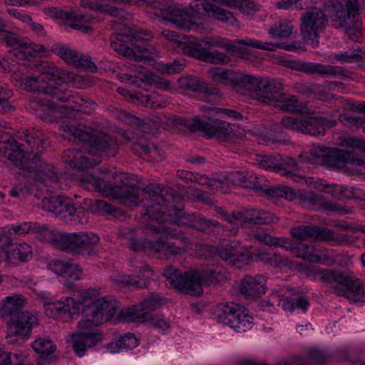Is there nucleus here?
Returning a JSON list of instances; mask_svg holds the SVG:
<instances>
[{"mask_svg":"<svg viewBox=\"0 0 365 365\" xmlns=\"http://www.w3.org/2000/svg\"><path fill=\"white\" fill-rule=\"evenodd\" d=\"M41 71L42 75L26 81V88L29 92L51 96L72 110L86 111V108L89 105L95 104L92 101L68 89L67 82L73 79L72 73H65L47 63L41 66Z\"/></svg>","mask_w":365,"mask_h":365,"instance_id":"7ed1b4c3","label":"nucleus"},{"mask_svg":"<svg viewBox=\"0 0 365 365\" xmlns=\"http://www.w3.org/2000/svg\"><path fill=\"white\" fill-rule=\"evenodd\" d=\"M45 314L50 318L67 321L72 317L73 309L71 302H44Z\"/></svg>","mask_w":365,"mask_h":365,"instance_id":"c9c22d12","label":"nucleus"},{"mask_svg":"<svg viewBox=\"0 0 365 365\" xmlns=\"http://www.w3.org/2000/svg\"><path fill=\"white\" fill-rule=\"evenodd\" d=\"M0 365H31L19 359L16 354H11L0 350Z\"/></svg>","mask_w":365,"mask_h":365,"instance_id":"338daca9","label":"nucleus"},{"mask_svg":"<svg viewBox=\"0 0 365 365\" xmlns=\"http://www.w3.org/2000/svg\"><path fill=\"white\" fill-rule=\"evenodd\" d=\"M290 233L294 239L299 240H324L332 242L339 245L349 244L353 241L352 237L349 235L336 234L327 227H321L314 225L294 227L291 228Z\"/></svg>","mask_w":365,"mask_h":365,"instance_id":"6ab92c4d","label":"nucleus"},{"mask_svg":"<svg viewBox=\"0 0 365 365\" xmlns=\"http://www.w3.org/2000/svg\"><path fill=\"white\" fill-rule=\"evenodd\" d=\"M6 27V24L0 18V40L14 48L11 54L16 58L29 59L30 57L36 56L37 54L45 51L43 46L36 45L24 38H18L15 34L7 31Z\"/></svg>","mask_w":365,"mask_h":365,"instance_id":"aec40b11","label":"nucleus"},{"mask_svg":"<svg viewBox=\"0 0 365 365\" xmlns=\"http://www.w3.org/2000/svg\"><path fill=\"white\" fill-rule=\"evenodd\" d=\"M255 163L260 168L266 170H272L279 173V168L282 162L281 155H256L255 158Z\"/></svg>","mask_w":365,"mask_h":365,"instance_id":"09e8293b","label":"nucleus"},{"mask_svg":"<svg viewBox=\"0 0 365 365\" xmlns=\"http://www.w3.org/2000/svg\"><path fill=\"white\" fill-rule=\"evenodd\" d=\"M154 241L146 240L138 237V235L134 240L130 241L128 245V247L134 252H145L148 254L153 255Z\"/></svg>","mask_w":365,"mask_h":365,"instance_id":"4d7b16f0","label":"nucleus"},{"mask_svg":"<svg viewBox=\"0 0 365 365\" xmlns=\"http://www.w3.org/2000/svg\"><path fill=\"white\" fill-rule=\"evenodd\" d=\"M227 46L221 41L212 38H198L190 36L182 44V51L190 56L210 63H227L230 58L217 50L211 51L213 47L224 48Z\"/></svg>","mask_w":365,"mask_h":365,"instance_id":"2eb2a0df","label":"nucleus"},{"mask_svg":"<svg viewBox=\"0 0 365 365\" xmlns=\"http://www.w3.org/2000/svg\"><path fill=\"white\" fill-rule=\"evenodd\" d=\"M18 138L26 143V154L22 161L18 164L21 170L22 175L29 178L24 185L19 187H28L34 184L37 186V182L45 186H51L58 180V173L51 165L43 163L40 158L41 155L48 146V137L39 130L32 128L31 130H23L19 131Z\"/></svg>","mask_w":365,"mask_h":365,"instance_id":"f03ea898","label":"nucleus"},{"mask_svg":"<svg viewBox=\"0 0 365 365\" xmlns=\"http://www.w3.org/2000/svg\"><path fill=\"white\" fill-rule=\"evenodd\" d=\"M55 17L62 20H65L66 22L65 25L76 29L86 32L89 28L82 23L83 16L82 15H77L73 12H66L64 11H57L55 13Z\"/></svg>","mask_w":365,"mask_h":365,"instance_id":"c03bdc74","label":"nucleus"},{"mask_svg":"<svg viewBox=\"0 0 365 365\" xmlns=\"http://www.w3.org/2000/svg\"><path fill=\"white\" fill-rule=\"evenodd\" d=\"M13 230V232L18 235H25V234H36L37 238L44 242L43 240V237L46 231H50L46 225H41L38 223H31V222H24L20 225H17L13 227L9 230V232Z\"/></svg>","mask_w":365,"mask_h":365,"instance_id":"a18cd8bd","label":"nucleus"},{"mask_svg":"<svg viewBox=\"0 0 365 365\" xmlns=\"http://www.w3.org/2000/svg\"><path fill=\"white\" fill-rule=\"evenodd\" d=\"M193 181L206 186L211 191L222 190L224 187L223 177L222 178H209L205 175L196 174L193 175Z\"/></svg>","mask_w":365,"mask_h":365,"instance_id":"864d4df0","label":"nucleus"},{"mask_svg":"<svg viewBox=\"0 0 365 365\" xmlns=\"http://www.w3.org/2000/svg\"><path fill=\"white\" fill-rule=\"evenodd\" d=\"M63 158L65 163L78 170L93 168L97 164L93 158L86 156L83 152L74 148L65 151Z\"/></svg>","mask_w":365,"mask_h":365,"instance_id":"f704fd0d","label":"nucleus"},{"mask_svg":"<svg viewBox=\"0 0 365 365\" xmlns=\"http://www.w3.org/2000/svg\"><path fill=\"white\" fill-rule=\"evenodd\" d=\"M128 123L135 126V131H127L123 133L125 142L130 144V149L138 157L145 159L151 145L144 135L139 132H149L147 125L138 118L130 114H125Z\"/></svg>","mask_w":365,"mask_h":365,"instance_id":"412c9836","label":"nucleus"},{"mask_svg":"<svg viewBox=\"0 0 365 365\" xmlns=\"http://www.w3.org/2000/svg\"><path fill=\"white\" fill-rule=\"evenodd\" d=\"M118 302L111 297L99 298L88 308V314L96 318L101 324L111 319L116 313Z\"/></svg>","mask_w":365,"mask_h":365,"instance_id":"cd10ccee","label":"nucleus"},{"mask_svg":"<svg viewBox=\"0 0 365 365\" xmlns=\"http://www.w3.org/2000/svg\"><path fill=\"white\" fill-rule=\"evenodd\" d=\"M261 187L262 188L259 192L264 193L265 195L271 198L278 199L284 197L288 200H292L295 197L294 190L284 185L269 187L266 182H262Z\"/></svg>","mask_w":365,"mask_h":365,"instance_id":"37998d69","label":"nucleus"},{"mask_svg":"<svg viewBox=\"0 0 365 365\" xmlns=\"http://www.w3.org/2000/svg\"><path fill=\"white\" fill-rule=\"evenodd\" d=\"M48 97L50 99L46 102L39 98H34L29 102L30 109L33 110L41 118H43L48 115L50 110L53 108L60 106H65L67 108L61 101H58L56 98H53L51 96Z\"/></svg>","mask_w":365,"mask_h":365,"instance_id":"ea45409f","label":"nucleus"},{"mask_svg":"<svg viewBox=\"0 0 365 365\" xmlns=\"http://www.w3.org/2000/svg\"><path fill=\"white\" fill-rule=\"evenodd\" d=\"M114 182L93 176H88L83 182L88 185L87 188L98 191L106 196L118 200L120 203L137 205L140 187L137 177L128 173H120L115 176Z\"/></svg>","mask_w":365,"mask_h":365,"instance_id":"6e6552de","label":"nucleus"},{"mask_svg":"<svg viewBox=\"0 0 365 365\" xmlns=\"http://www.w3.org/2000/svg\"><path fill=\"white\" fill-rule=\"evenodd\" d=\"M51 51L70 64H73L78 59V53L66 45L54 44Z\"/></svg>","mask_w":365,"mask_h":365,"instance_id":"3c124183","label":"nucleus"},{"mask_svg":"<svg viewBox=\"0 0 365 365\" xmlns=\"http://www.w3.org/2000/svg\"><path fill=\"white\" fill-rule=\"evenodd\" d=\"M209 74L215 83L224 84L230 83L234 86L243 88L245 86L246 81L250 79L248 75L218 67L210 69Z\"/></svg>","mask_w":365,"mask_h":365,"instance_id":"7c9ffc66","label":"nucleus"},{"mask_svg":"<svg viewBox=\"0 0 365 365\" xmlns=\"http://www.w3.org/2000/svg\"><path fill=\"white\" fill-rule=\"evenodd\" d=\"M6 256L8 262L17 265L20 262H25L31 259L32 248L26 243L18 244L8 250Z\"/></svg>","mask_w":365,"mask_h":365,"instance_id":"58836bf2","label":"nucleus"},{"mask_svg":"<svg viewBox=\"0 0 365 365\" xmlns=\"http://www.w3.org/2000/svg\"><path fill=\"white\" fill-rule=\"evenodd\" d=\"M143 192L150 202L147 204V215L153 220L151 230L187 242L188 239L176 226H187L197 231L210 234L221 227L220 223L200 214L184 211L183 197L170 187L150 184Z\"/></svg>","mask_w":365,"mask_h":365,"instance_id":"f257e3e1","label":"nucleus"},{"mask_svg":"<svg viewBox=\"0 0 365 365\" xmlns=\"http://www.w3.org/2000/svg\"><path fill=\"white\" fill-rule=\"evenodd\" d=\"M294 252L304 259L312 262V257L316 255L317 250L312 245L298 242L296 243Z\"/></svg>","mask_w":365,"mask_h":365,"instance_id":"e2e57ef3","label":"nucleus"},{"mask_svg":"<svg viewBox=\"0 0 365 365\" xmlns=\"http://www.w3.org/2000/svg\"><path fill=\"white\" fill-rule=\"evenodd\" d=\"M90 209L93 212H103L108 214H113V212L116 211L111 205L101 200H96L92 202L90 205Z\"/></svg>","mask_w":365,"mask_h":365,"instance_id":"774afa93","label":"nucleus"},{"mask_svg":"<svg viewBox=\"0 0 365 365\" xmlns=\"http://www.w3.org/2000/svg\"><path fill=\"white\" fill-rule=\"evenodd\" d=\"M292 30L293 26L289 21L282 20L274 26H272L269 30V33L272 37L288 38L292 35Z\"/></svg>","mask_w":365,"mask_h":365,"instance_id":"5fc2aeb1","label":"nucleus"},{"mask_svg":"<svg viewBox=\"0 0 365 365\" xmlns=\"http://www.w3.org/2000/svg\"><path fill=\"white\" fill-rule=\"evenodd\" d=\"M292 68L297 71L304 72L307 74H318L322 76H336L343 75L344 69L339 66L323 65L305 61L293 62Z\"/></svg>","mask_w":365,"mask_h":365,"instance_id":"c756f323","label":"nucleus"},{"mask_svg":"<svg viewBox=\"0 0 365 365\" xmlns=\"http://www.w3.org/2000/svg\"><path fill=\"white\" fill-rule=\"evenodd\" d=\"M320 280L332 292L354 302H365V284L349 273L334 269H316Z\"/></svg>","mask_w":365,"mask_h":365,"instance_id":"9b49d317","label":"nucleus"},{"mask_svg":"<svg viewBox=\"0 0 365 365\" xmlns=\"http://www.w3.org/2000/svg\"><path fill=\"white\" fill-rule=\"evenodd\" d=\"M294 252L304 259L312 262V257L316 255L317 250L312 245L298 242L296 243Z\"/></svg>","mask_w":365,"mask_h":365,"instance_id":"680f3d73","label":"nucleus"},{"mask_svg":"<svg viewBox=\"0 0 365 365\" xmlns=\"http://www.w3.org/2000/svg\"><path fill=\"white\" fill-rule=\"evenodd\" d=\"M38 325V316L29 311L21 312L6 322V338L17 336L23 340L31 336V330Z\"/></svg>","mask_w":365,"mask_h":365,"instance_id":"b1692460","label":"nucleus"},{"mask_svg":"<svg viewBox=\"0 0 365 365\" xmlns=\"http://www.w3.org/2000/svg\"><path fill=\"white\" fill-rule=\"evenodd\" d=\"M180 124H183L190 132H204L208 138H215L218 142H225L233 135V129L226 121L209 116L200 118L195 116L191 120L178 119Z\"/></svg>","mask_w":365,"mask_h":365,"instance_id":"dca6fc26","label":"nucleus"},{"mask_svg":"<svg viewBox=\"0 0 365 365\" xmlns=\"http://www.w3.org/2000/svg\"><path fill=\"white\" fill-rule=\"evenodd\" d=\"M219 322L235 329L239 333L250 330L253 318L242 305L235 302L220 304L215 311Z\"/></svg>","mask_w":365,"mask_h":365,"instance_id":"f3484780","label":"nucleus"},{"mask_svg":"<svg viewBox=\"0 0 365 365\" xmlns=\"http://www.w3.org/2000/svg\"><path fill=\"white\" fill-rule=\"evenodd\" d=\"M309 306V302L304 297H298L295 299L286 298L283 303V309L289 311L294 310V308H298L305 312Z\"/></svg>","mask_w":365,"mask_h":365,"instance_id":"13d9d810","label":"nucleus"},{"mask_svg":"<svg viewBox=\"0 0 365 365\" xmlns=\"http://www.w3.org/2000/svg\"><path fill=\"white\" fill-rule=\"evenodd\" d=\"M360 3L344 6L337 0H331L326 6V11L331 19L332 26L344 28L349 37L356 41L361 36V22L356 16L359 14Z\"/></svg>","mask_w":365,"mask_h":365,"instance_id":"f8f14e48","label":"nucleus"},{"mask_svg":"<svg viewBox=\"0 0 365 365\" xmlns=\"http://www.w3.org/2000/svg\"><path fill=\"white\" fill-rule=\"evenodd\" d=\"M158 66V69L163 73L173 74L182 71L185 66V61L183 59H177L171 63L159 64Z\"/></svg>","mask_w":365,"mask_h":365,"instance_id":"69168bd1","label":"nucleus"},{"mask_svg":"<svg viewBox=\"0 0 365 365\" xmlns=\"http://www.w3.org/2000/svg\"><path fill=\"white\" fill-rule=\"evenodd\" d=\"M335 59L341 62L364 61L365 51L361 49H349L341 53L336 54Z\"/></svg>","mask_w":365,"mask_h":365,"instance_id":"6e6d98bb","label":"nucleus"},{"mask_svg":"<svg viewBox=\"0 0 365 365\" xmlns=\"http://www.w3.org/2000/svg\"><path fill=\"white\" fill-rule=\"evenodd\" d=\"M267 278L262 274H246L241 279L239 292L247 300L254 301L267 290Z\"/></svg>","mask_w":365,"mask_h":365,"instance_id":"a878e982","label":"nucleus"},{"mask_svg":"<svg viewBox=\"0 0 365 365\" xmlns=\"http://www.w3.org/2000/svg\"><path fill=\"white\" fill-rule=\"evenodd\" d=\"M234 222L237 220L242 226L247 227L252 225H271L276 223L278 217L274 214L257 208L240 207L232 211Z\"/></svg>","mask_w":365,"mask_h":365,"instance_id":"393cba45","label":"nucleus"},{"mask_svg":"<svg viewBox=\"0 0 365 365\" xmlns=\"http://www.w3.org/2000/svg\"><path fill=\"white\" fill-rule=\"evenodd\" d=\"M215 257H219L231 266L237 264H246L249 259L247 253L239 252L234 246L227 242H222L213 248L212 251Z\"/></svg>","mask_w":365,"mask_h":365,"instance_id":"c85d7f7f","label":"nucleus"},{"mask_svg":"<svg viewBox=\"0 0 365 365\" xmlns=\"http://www.w3.org/2000/svg\"><path fill=\"white\" fill-rule=\"evenodd\" d=\"M130 100L135 103H140L145 107L152 109L163 108L168 103V100L157 93H143L136 91L130 94Z\"/></svg>","mask_w":365,"mask_h":365,"instance_id":"e433bc0d","label":"nucleus"},{"mask_svg":"<svg viewBox=\"0 0 365 365\" xmlns=\"http://www.w3.org/2000/svg\"><path fill=\"white\" fill-rule=\"evenodd\" d=\"M48 268L58 275L68 276L73 279H78L81 272L78 264H73L59 259L50 262Z\"/></svg>","mask_w":365,"mask_h":365,"instance_id":"a19ab883","label":"nucleus"},{"mask_svg":"<svg viewBox=\"0 0 365 365\" xmlns=\"http://www.w3.org/2000/svg\"><path fill=\"white\" fill-rule=\"evenodd\" d=\"M301 35L302 38L312 45L318 44V37L327 24V17L317 9L307 11L301 17Z\"/></svg>","mask_w":365,"mask_h":365,"instance_id":"4be33fe9","label":"nucleus"},{"mask_svg":"<svg viewBox=\"0 0 365 365\" xmlns=\"http://www.w3.org/2000/svg\"><path fill=\"white\" fill-rule=\"evenodd\" d=\"M272 106L283 111L295 112L302 108L299 101L295 96L284 93L281 91L273 101Z\"/></svg>","mask_w":365,"mask_h":365,"instance_id":"79ce46f5","label":"nucleus"},{"mask_svg":"<svg viewBox=\"0 0 365 365\" xmlns=\"http://www.w3.org/2000/svg\"><path fill=\"white\" fill-rule=\"evenodd\" d=\"M113 280L121 286L132 287L133 288H143L148 286L146 279H140V275H116Z\"/></svg>","mask_w":365,"mask_h":365,"instance_id":"8fccbe9b","label":"nucleus"},{"mask_svg":"<svg viewBox=\"0 0 365 365\" xmlns=\"http://www.w3.org/2000/svg\"><path fill=\"white\" fill-rule=\"evenodd\" d=\"M44 242L56 248L74 255L94 256L97 254L96 246L99 237L92 232H59L46 231L43 237Z\"/></svg>","mask_w":365,"mask_h":365,"instance_id":"9d476101","label":"nucleus"},{"mask_svg":"<svg viewBox=\"0 0 365 365\" xmlns=\"http://www.w3.org/2000/svg\"><path fill=\"white\" fill-rule=\"evenodd\" d=\"M10 194L14 197H29L31 203L34 206L56 216L63 214L66 221L68 218L70 222L74 223L83 224L87 222L88 212L79 205L76 206L69 197L63 195L45 196L42 192L37 190V186L34 184H31L29 187L26 185L25 187H14Z\"/></svg>","mask_w":365,"mask_h":365,"instance_id":"20e7f679","label":"nucleus"},{"mask_svg":"<svg viewBox=\"0 0 365 365\" xmlns=\"http://www.w3.org/2000/svg\"><path fill=\"white\" fill-rule=\"evenodd\" d=\"M161 304L160 297L152 293L140 304L122 309L118 317L120 320L127 322L138 319L142 322L148 323L155 329L165 330L169 328L168 322L161 316L150 313V312L159 309Z\"/></svg>","mask_w":365,"mask_h":365,"instance_id":"ddd939ff","label":"nucleus"},{"mask_svg":"<svg viewBox=\"0 0 365 365\" xmlns=\"http://www.w3.org/2000/svg\"><path fill=\"white\" fill-rule=\"evenodd\" d=\"M60 128L76 140L86 144L91 148L90 152L108 157H113L118 153L117 138L113 135L98 132L76 120H64Z\"/></svg>","mask_w":365,"mask_h":365,"instance_id":"1a4fd4ad","label":"nucleus"},{"mask_svg":"<svg viewBox=\"0 0 365 365\" xmlns=\"http://www.w3.org/2000/svg\"><path fill=\"white\" fill-rule=\"evenodd\" d=\"M26 304V299L21 294L6 297L2 301L0 309L2 317L7 322L21 312H24L23 308Z\"/></svg>","mask_w":365,"mask_h":365,"instance_id":"473e14b6","label":"nucleus"},{"mask_svg":"<svg viewBox=\"0 0 365 365\" xmlns=\"http://www.w3.org/2000/svg\"><path fill=\"white\" fill-rule=\"evenodd\" d=\"M344 145L350 150L319 148L320 164L331 168H345L347 173L361 175L365 170V140L349 137Z\"/></svg>","mask_w":365,"mask_h":365,"instance_id":"39448f33","label":"nucleus"},{"mask_svg":"<svg viewBox=\"0 0 365 365\" xmlns=\"http://www.w3.org/2000/svg\"><path fill=\"white\" fill-rule=\"evenodd\" d=\"M192 4L190 11H183L178 9H173L169 14L165 16L164 19L179 29L187 27L190 18L193 16L195 13H200L201 10L210 14L213 18L221 21L229 25H235L237 20L233 14L222 8H220L213 4L201 2L200 4Z\"/></svg>","mask_w":365,"mask_h":365,"instance_id":"4468645a","label":"nucleus"},{"mask_svg":"<svg viewBox=\"0 0 365 365\" xmlns=\"http://www.w3.org/2000/svg\"><path fill=\"white\" fill-rule=\"evenodd\" d=\"M152 38L151 33L136 26L125 24L121 32L111 37L110 46L120 55L135 61L148 58L145 53H153L155 48L148 43Z\"/></svg>","mask_w":365,"mask_h":365,"instance_id":"0eeeda50","label":"nucleus"},{"mask_svg":"<svg viewBox=\"0 0 365 365\" xmlns=\"http://www.w3.org/2000/svg\"><path fill=\"white\" fill-rule=\"evenodd\" d=\"M282 162L279 163V173L281 172L288 178H292L295 182H300L303 180V178L300 175H297L293 173V171H297L299 169L298 163L295 159L291 157H282L281 155Z\"/></svg>","mask_w":365,"mask_h":365,"instance_id":"de8ad7c7","label":"nucleus"},{"mask_svg":"<svg viewBox=\"0 0 365 365\" xmlns=\"http://www.w3.org/2000/svg\"><path fill=\"white\" fill-rule=\"evenodd\" d=\"M153 249V255H156L160 259L181 255L184 251L182 247L177 246L175 242H170L163 237L154 241Z\"/></svg>","mask_w":365,"mask_h":365,"instance_id":"4c0bfd02","label":"nucleus"},{"mask_svg":"<svg viewBox=\"0 0 365 365\" xmlns=\"http://www.w3.org/2000/svg\"><path fill=\"white\" fill-rule=\"evenodd\" d=\"M223 185L230 183L245 189L259 192L262 188V182H267L263 177H259L253 173L235 171L227 173L223 177Z\"/></svg>","mask_w":365,"mask_h":365,"instance_id":"bb28decb","label":"nucleus"},{"mask_svg":"<svg viewBox=\"0 0 365 365\" xmlns=\"http://www.w3.org/2000/svg\"><path fill=\"white\" fill-rule=\"evenodd\" d=\"M319 205L326 210L336 212L339 215H344L353 212V208L351 207L344 206L339 203L334 202H326L321 199Z\"/></svg>","mask_w":365,"mask_h":365,"instance_id":"0e129e2a","label":"nucleus"},{"mask_svg":"<svg viewBox=\"0 0 365 365\" xmlns=\"http://www.w3.org/2000/svg\"><path fill=\"white\" fill-rule=\"evenodd\" d=\"M179 86L182 89L192 92H199L202 82L195 76H187L178 79Z\"/></svg>","mask_w":365,"mask_h":365,"instance_id":"052dcab7","label":"nucleus"},{"mask_svg":"<svg viewBox=\"0 0 365 365\" xmlns=\"http://www.w3.org/2000/svg\"><path fill=\"white\" fill-rule=\"evenodd\" d=\"M165 284L182 291L184 293L200 296L202 287L217 284L222 277L219 267H207L201 270L181 272L172 266L166 267L163 273Z\"/></svg>","mask_w":365,"mask_h":365,"instance_id":"423d86ee","label":"nucleus"},{"mask_svg":"<svg viewBox=\"0 0 365 365\" xmlns=\"http://www.w3.org/2000/svg\"><path fill=\"white\" fill-rule=\"evenodd\" d=\"M73 349L78 356H82L87 348H91L102 339L101 334L95 331L79 332L72 335Z\"/></svg>","mask_w":365,"mask_h":365,"instance_id":"72a5a7b5","label":"nucleus"},{"mask_svg":"<svg viewBox=\"0 0 365 365\" xmlns=\"http://www.w3.org/2000/svg\"><path fill=\"white\" fill-rule=\"evenodd\" d=\"M77 299L73 297H66V301L72 305L73 314L80 313L81 310L91 308L96 300L98 299V292L95 289L76 290Z\"/></svg>","mask_w":365,"mask_h":365,"instance_id":"2f4dec72","label":"nucleus"},{"mask_svg":"<svg viewBox=\"0 0 365 365\" xmlns=\"http://www.w3.org/2000/svg\"><path fill=\"white\" fill-rule=\"evenodd\" d=\"M229 8L238 9L243 14L253 15L258 10V6L252 0H220Z\"/></svg>","mask_w":365,"mask_h":365,"instance_id":"49530a36","label":"nucleus"},{"mask_svg":"<svg viewBox=\"0 0 365 365\" xmlns=\"http://www.w3.org/2000/svg\"><path fill=\"white\" fill-rule=\"evenodd\" d=\"M280 124L287 129L299 131L317 136L324 135L326 128H332L336 125L335 120L324 116H284Z\"/></svg>","mask_w":365,"mask_h":365,"instance_id":"a211bd4d","label":"nucleus"},{"mask_svg":"<svg viewBox=\"0 0 365 365\" xmlns=\"http://www.w3.org/2000/svg\"><path fill=\"white\" fill-rule=\"evenodd\" d=\"M32 347L36 353L41 354V357L44 358L45 361H48V364L51 362V360L46 359V356L53 354L56 349L51 340L39 338L33 342Z\"/></svg>","mask_w":365,"mask_h":365,"instance_id":"603ef678","label":"nucleus"},{"mask_svg":"<svg viewBox=\"0 0 365 365\" xmlns=\"http://www.w3.org/2000/svg\"><path fill=\"white\" fill-rule=\"evenodd\" d=\"M250 78L244 88L254 91L255 98L264 103L271 105L278 93L283 91L281 83L269 78H255L248 75Z\"/></svg>","mask_w":365,"mask_h":365,"instance_id":"5701e85b","label":"nucleus"},{"mask_svg":"<svg viewBox=\"0 0 365 365\" xmlns=\"http://www.w3.org/2000/svg\"><path fill=\"white\" fill-rule=\"evenodd\" d=\"M294 198L298 199L302 203H308L310 206L314 207L319 205L322 197L318 194L301 190L297 193L295 192Z\"/></svg>","mask_w":365,"mask_h":365,"instance_id":"bf43d9fd","label":"nucleus"}]
</instances>
